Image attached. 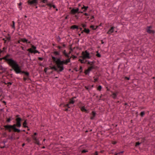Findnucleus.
<instances>
[{
  "instance_id": "1",
  "label": "nucleus",
  "mask_w": 155,
  "mask_h": 155,
  "mask_svg": "<svg viewBox=\"0 0 155 155\" xmlns=\"http://www.w3.org/2000/svg\"><path fill=\"white\" fill-rule=\"evenodd\" d=\"M52 60L53 63L57 64V66L55 65H53L52 66H50V68L55 71H56L58 73H59L60 72L62 71L64 69V65H67L68 64L71 62L69 58H67L65 60L63 59L61 60V55L58 58H57L53 56L52 55L51 56Z\"/></svg>"
},
{
  "instance_id": "2",
  "label": "nucleus",
  "mask_w": 155,
  "mask_h": 155,
  "mask_svg": "<svg viewBox=\"0 0 155 155\" xmlns=\"http://www.w3.org/2000/svg\"><path fill=\"white\" fill-rule=\"evenodd\" d=\"M10 63V64H8L9 66L11 67V68L10 70V71L14 70L16 74H19L22 70L21 67L16 61H15V63Z\"/></svg>"
},
{
  "instance_id": "3",
  "label": "nucleus",
  "mask_w": 155,
  "mask_h": 155,
  "mask_svg": "<svg viewBox=\"0 0 155 155\" xmlns=\"http://www.w3.org/2000/svg\"><path fill=\"white\" fill-rule=\"evenodd\" d=\"M3 127H5L6 130L8 131L9 132H11L17 128L16 127H18V125L16 123L12 125L7 124L4 125Z\"/></svg>"
},
{
  "instance_id": "4",
  "label": "nucleus",
  "mask_w": 155,
  "mask_h": 155,
  "mask_svg": "<svg viewBox=\"0 0 155 155\" xmlns=\"http://www.w3.org/2000/svg\"><path fill=\"white\" fill-rule=\"evenodd\" d=\"M21 74H23L25 77H24L23 78V80L24 81H25L26 80H29L31 81V80L30 78V74L27 71H22V70L19 73Z\"/></svg>"
},
{
  "instance_id": "5",
  "label": "nucleus",
  "mask_w": 155,
  "mask_h": 155,
  "mask_svg": "<svg viewBox=\"0 0 155 155\" xmlns=\"http://www.w3.org/2000/svg\"><path fill=\"white\" fill-rule=\"evenodd\" d=\"M36 46L33 45H31V48L28 49L27 51L31 54L34 53L35 54L36 53L39 54L40 52L36 50Z\"/></svg>"
},
{
  "instance_id": "6",
  "label": "nucleus",
  "mask_w": 155,
  "mask_h": 155,
  "mask_svg": "<svg viewBox=\"0 0 155 155\" xmlns=\"http://www.w3.org/2000/svg\"><path fill=\"white\" fill-rule=\"evenodd\" d=\"M11 55L9 54H7L4 56L5 58V62H6L7 64H10V63L13 62L12 63H15L16 61L13 59L12 58H9L8 57H10Z\"/></svg>"
},
{
  "instance_id": "7",
  "label": "nucleus",
  "mask_w": 155,
  "mask_h": 155,
  "mask_svg": "<svg viewBox=\"0 0 155 155\" xmlns=\"http://www.w3.org/2000/svg\"><path fill=\"white\" fill-rule=\"evenodd\" d=\"M38 0H28L27 1L28 5L32 7L35 6V8H37L38 7L36 6L38 4Z\"/></svg>"
},
{
  "instance_id": "8",
  "label": "nucleus",
  "mask_w": 155,
  "mask_h": 155,
  "mask_svg": "<svg viewBox=\"0 0 155 155\" xmlns=\"http://www.w3.org/2000/svg\"><path fill=\"white\" fill-rule=\"evenodd\" d=\"M81 54L85 58L90 59L91 57V56H90V54L87 50H86L84 51H82Z\"/></svg>"
},
{
  "instance_id": "9",
  "label": "nucleus",
  "mask_w": 155,
  "mask_h": 155,
  "mask_svg": "<svg viewBox=\"0 0 155 155\" xmlns=\"http://www.w3.org/2000/svg\"><path fill=\"white\" fill-rule=\"evenodd\" d=\"M152 28V26H147L146 28L147 32L149 34H154L155 33V31L153 30H151L150 29Z\"/></svg>"
},
{
  "instance_id": "10",
  "label": "nucleus",
  "mask_w": 155,
  "mask_h": 155,
  "mask_svg": "<svg viewBox=\"0 0 155 155\" xmlns=\"http://www.w3.org/2000/svg\"><path fill=\"white\" fill-rule=\"evenodd\" d=\"M16 124H17L18 127H20L21 126V122L22 120L21 118H18L15 120Z\"/></svg>"
},
{
  "instance_id": "11",
  "label": "nucleus",
  "mask_w": 155,
  "mask_h": 155,
  "mask_svg": "<svg viewBox=\"0 0 155 155\" xmlns=\"http://www.w3.org/2000/svg\"><path fill=\"white\" fill-rule=\"evenodd\" d=\"M79 11L78 8H73L71 9L70 12V14L72 15H75L76 13L78 14V11Z\"/></svg>"
},
{
  "instance_id": "12",
  "label": "nucleus",
  "mask_w": 155,
  "mask_h": 155,
  "mask_svg": "<svg viewBox=\"0 0 155 155\" xmlns=\"http://www.w3.org/2000/svg\"><path fill=\"white\" fill-rule=\"evenodd\" d=\"M46 5L49 7L48 9L49 10L51 9L52 7H53V8H56V6L53 4L52 2H48L47 4H46Z\"/></svg>"
},
{
  "instance_id": "13",
  "label": "nucleus",
  "mask_w": 155,
  "mask_h": 155,
  "mask_svg": "<svg viewBox=\"0 0 155 155\" xmlns=\"http://www.w3.org/2000/svg\"><path fill=\"white\" fill-rule=\"evenodd\" d=\"M79 108L81 110L82 112H85L86 113H88L89 111L88 110H87L84 106H82L81 105L79 106Z\"/></svg>"
},
{
  "instance_id": "14",
  "label": "nucleus",
  "mask_w": 155,
  "mask_h": 155,
  "mask_svg": "<svg viewBox=\"0 0 155 155\" xmlns=\"http://www.w3.org/2000/svg\"><path fill=\"white\" fill-rule=\"evenodd\" d=\"M61 50H59L58 51H55L53 52H52L51 53V54H53L55 56H60V53Z\"/></svg>"
},
{
  "instance_id": "15",
  "label": "nucleus",
  "mask_w": 155,
  "mask_h": 155,
  "mask_svg": "<svg viewBox=\"0 0 155 155\" xmlns=\"http://www.w3.org/2000/svg\"><path fill=\"white\" fill-rule=\"evenodd\" d=\"M76 98V97H72L70 99H69L68 103L70 104H74L75 101H77V100H74V99Z\"/></svg>"
},
{
  "instance_id": "16",
  "label": "nucleus",
  "mask_w": 155,
  "mask_h": 155,
  "mask_svg": "<svg viewBox=\"0 0 155 155\" xmlns=\"http://www.w3.org/2000/svg\"><path fill=\"white\" fill-rule=\"evenodd\" d=\"M62 52L63 55L66 58H69L70 59V61H71V57H70V56H68V53H67L66 52V50H64L62 51Z\"/></svg>"
},
{
  "instance_id": "17",
  "label": "nucleus",
  "mask_w": 155,
  "mask_h": 155,
  "mask_svg": "<svg viewBox=\"0 0 155 155\" xmlns=\"http://www.w3.org/2000/svg\"><path fill=\"white\" fill-rule=\"evenodd\" d=\"M91 114L92 115V116L90 117V119L91 120L94 119V118L96 115V112L94 111H92Z\"/></svg>"
},
{
  "instance_id": "18",
  "label": "nucleus",
  "mask_w": 155,
  "mask_h": 155,
  "mask_svg": "<svg viewBox=\"0 0 155 155\" xmlns=\"http://www.w3.org/2000/svg\"><path fill=\"white\" fill-rule=\"evenodd\" d=\"M111 92L112 93V97L114 99H116L117 97V95L119 93V92L117 91H116L114 93L112 91H111Z\"/></svg>"
},
{
  "instance_id": "19",
  "label": "nucleus",
  "mask_w": 155,
  "mask_h": 155,
  "mask_svg": "<svg viewBox=\"0 0 155 155\" xmlns=\"http://www.w3.org/2000/svg\"><path fill=\"white\" fill-rule=\"evenodd\" d=\"M88 68L91 71L93 69H96L99 68L97 66H96L95 65H91V66L89 67Z\"/></svg>"
},
{
  "instance_id": "20",
  "label": "nucleus",
  "mask_w": 155,
  "mask_h": 155,
  "mask_svg": "<svg viewBox=\"0 0 155 155\" xmlns=\"http://www.w3.org/2000/svg\"><path fill=\"white\" fill-rule=\"evenodd\" d=\"M70 28L72 30L77 29V31H78V29H79V26L77 25H73L70 27Z\"/></svg>"
},
{
  "instance_id": "21",
  "label": "nucleus",
  "mask_w": 155,
  "mask_h": 155,
  "mask_svg": "<svg viewBox=\"0 0 155 155\" xmlns=\"http://www.w3.org/2000/svg\"><path fill=\"white\" fill-rule=\"evenodd\" d=\"M27 119H25L24 120V122H23L22 124V127H23L26 128H28V126H27L28 124V123L27 122Z\"/></svg>"
},
{
  "instance_id": "22",
  "label": "nucleus",
  "mask_w": 155,
  "mask_h": 155,
  "mask_svg": "<svg viewBox=\"0 0 155 155\" xmlns=\"http://www.w3.org/2000/svg\"><path fill=\"white\" fill-rule=\"evenodd\" d=\"M114 28L115 27L114 26L111 27L107 32V34H110L112 33H113L114 31Z\"/></svg>"
},
{
  "instance_id": "23",
  "label": "nucleus",
  "mask_w": 155,
  "mask_h": 155,
  "mask_svg": "<svg viewBox=\"0 0 155 155\" xmlns=\"http://www.w3.org/2000/svg\"><path fill=\"white\" fill-rule=\"evenodd\" d=\"M94 87V85H89L88 86H85L84 87L88 91H90V90L92 87Z\"/></svg>"
},
{
  "instance_id": "24",
  "label": "nucleus",
  "mask_w": 155,
  "mask_h": 155,
  "mask_svg": "<svg viewBox=\"0 0 155 155\" xmlns=\"http://www.w3.org/2000/svg\"><path fill=\"white\" fill-rule=\"evenodd\" d=\"M6 120L5 121V122L6 123H9L10 122V121L12 120L13 119L12 118V116H9V117H6Z\"/></svg>"
},
{
  "instance_id": "25",
  "label": "nucleus",
  "mask_w": 155,
  "mask_h": 155,
  "mask_svg": "<svg viewBox=\"0 0 155 155\" xmlns=\"http://www.w3.org/2000/svg\"><path fill=\"white\" fill-rule=\"evenodd\" d=\"M86 58H84L83 59H79L78 61L80 62L81 64H85L86 62L87 61V60H85V61H84V60Z\"/></svg>"
},
{
  "instance_id": "26",
  "label": "nucleus",
  "mask_w": 155,
  "mask_h": 155,
  "mask_svg": "<svg viewBox=\"0 0 155 155\" xmlns=\"http://www.w3.org/2000/svg\"><path fill=\"white\" fill-rule=\"evenodd\" d=\"M84 33H85L87 34H89L90 33V30L88 28H86L84 29Z\"/></svg>"
},
{
  "instance_id": "27",
  "label": "nucleus",
  "mask_w": 155,
  "mask_h": 155,
  "mask_svg": "<svg viewBox=\"0 0 155 155\" xmlns=\"http://www.w3.org/2000/svg\"><path fill=\"white\" fill-rule=\"evenodd\" d=\"M90 71H91L89 69V68H88L87 69H86L84 70V73L86 75H88V74L90 73Z\"/></svg>"
},
{
  "instance_id": "28",
  "label": "nucleus",
  "mask_w": 155,
  "mask_h": 155,
  "mask_svg": "<svg viewBox=\"0 0 155 155\" xmlns=\"http://www.w3.org/2000/svg\"><path fill=\"white\" fill-rule=\"evenodd\" d=\"M88 8V6H85L84 5H83V6L81 7V9H83V12H86Z\"/></svg>"
},
{
  "instance_id": "29",
  "label": "nucleus",
  "mask_w": 155,
  "mask_h": 155,
  "mask_svg": "<svg viewBox=\"0 0 155 155\" xmlns=\"http://www.w3.org/2000/svg\"><path fill=\"white\" fill-rule=\"evenodd\" d=\"M70 105V104H69V103H68L67 104H65V105H64V106H63V107H67V108H71V107H72V106H69Z\"/></svg>"
},
{
  "instance_id": "30",
  "label": "nucleus",
  "mask_w": 155,
  "mask_h": 155,
  "mask_svg": "<svg viewBox=\"0 0 155 155\" xmlns=\"http://www.w3.org/2000/svg\"><path fill=\"white\" fill-rule=\"evenodd\" d=\"M21 131V130L19 129L18 128H16L15 130H13V131H12L13 132H17L18 133H19Z\"/></svg>"
},
{
  "instance_id": "31",
  "label": "nucleus",
  "mask_w": 155,
  "mask_h": 155,
  "mask_svg": "<svg viewBox=\"0 0 155 155\" xmlns=\"http://www.w3.org/2000/svg\"><path fill=\"white\" fill-rule=\"evenodd\" d=\"M21 41H22L24 43H28V40L26 39L25 38H22L21 39Z\"/></svg>"
},
{
  "instance_id": "32",
  "label": "nucleus",
  "mask_w": 155,
  "mask_h": 155,
  "mask_svg": "<svg viewBox=\"0 0 155 155\" xmlns=\"http://www.w3.org/2000/svg\"><path fill=\"white\" fill-rule=\"evenodd\" d=\"M34 143L39 146L41 145V144H40L39 143V141L38 139H37V140H35V141H34Z\"/></svg>"
},
{
  "instance_id": "33",
  "label": "nucleus",
  "mask_w": 155,
  "mask_h": 155,
  "mask_svg": "<svg viewBox=\"0 0 155 155\" xmlns=\"http://www.w3.org/2000/svg\"><path fill=\"white\" fill-rule=\"evenodd\" d=\"M8 35L9 36V37H6L5 38L8 41H11V37L10 36V35L9 34H8Z\"/></svg>"
},
{
  "instance_id": "34",
  "label": "nucleus",
  "mask_w": 155,
  "mask_h": 155,
  "mask_svg": "<svg viewBox=\"0 0 155 155\" xmlns=\"http://www.w3.org/2000/svg\"><path fill=\"white\" fill-rule=\"evenodd\" d=\"M145 114V112L144 111H141L140 114V116L141 117H143Z\"/></svg>"
},
{
  "instance_id": "35",
  "label": "nucleus",
  "mask_w": 155,
  "mask_h": 155,
  "mask_svg": "<svg viewBox=\"0 0 155 155\" xmlns=\"http://www.w3.org/2000/svg\"><path fill=\"white\" fill-rule=\"evenodd\" d=\"M6 68H4L2 65L0 66V70H2V71H6Z\"/></svg>"
},
{
  "instance_id": "36",
  "label": "nucleus",
  "mask_w": 155,
  "mask_h": 155,
  "mask_svg": "<svg viewBox=\"0 0 155 155\" xmlns=\"http://www.w3.org/2000/svg\"><path fill=\"white\" fill-rule=\"evenodd\" d=\"M102 88V86L101 85H99L97 87V90H98L99 91H101V90Z\"/></svg>"
},
{
  "instance_id": "37",
  "label": "nucleus",
  "mask_w": 155,
  "mask_h": 155,
  "mask_svg": "<svg viewBox=\"0 0 155 155\" xmlns=\"http://www.w3.org/2000/svg\"><path fill=\"white\" fill-rule=\"evenodd\" d=\"M81 26L84 29L86 28L87 27V25L85 24H81Z\"/></svg>"
},
{
  "instance_id": "38",
  "label": "nucleus",
  "mask_w": 155,
  "mask_h": 155,
  "mask_svg": "<svg viewBox=\"0 0 155 155\" xmlns=\"http://www.w3.org/2000/svg\"><path fill=\"white\" fill-rule=\"evenodd\" d=\"M12 28H14V29H15V22L14 21H12Z\"/></svg>"
},
{
  "instance_id": "39",
  "label": "nucleus",
  "mask_w": 155,
  "mask_h": 155,
  "mask_svg": "<svg viewBox=\"0 0 155 155\" xmlns=\"http://www.w3.org/2000/svg\"><path fill=\"white\" fill-rule=\"evenodd\" d=\"M90 28H92L93 30H96V28H94V25H91L90 26Z\"/></svg>"
},
{
  "instance_id": "40",
  "label": "nucleus",
  "mask_w": 155,
  "mask_h": 155,
  "mask_svg": "<svg viewBox=\"0 0 155 155\" xmlns=\"http://www.w3.org/2000/svg\"><path fill=\"white\" fill-rule=\"evenodd\" d=\"M140 144H141V143L139 141H138L137 142H136L135 143V147H137Z\"/></svg>"
},
{
  "instance_id": "41",
  "label": "nucleus",
  "mask_w": 155,
  "mask_h": 155,
  "mask_svg": "<svg viewBox=\"0 0 155 155\" xmlns=\"http://www.w3.org/2000/svg\"><path fill=\"white\" fill-rule=\"evenodd\" d=\"M79 70H80L79 74H81V73L82 72L83 68L81 66H80Z\"/></svg>"
},
{
  "instance_id": "42",
  "label": "nucleus",
  "mask_w": 155,
  "mask_h": 155,
  "mask_svg": "<svg viewBox=\"0 0 155 155\" xmlns=\"http://www.w3.org/2000/svg\"><path fill=\"white\" fill-rule=\"evenodd\" d=\"M41 2H42V3H46V4H47L48 3V0H41Z\"/></svg>"
},
{
  "instance_id": "43",
  "label": "nucleus",
  "mask_w": 155,
  "mask_h": 155,
  "mask_svg": "<svg viewBox=\"0 0 155 155\" xmlns=\"http://www.w3.org/2000/svg\"><path fill=\"white\" fill-rule=\"evenodd\" d=\"M31 137L32 138L33 140L35 141V140H37L38 139L37 138V137H34V135H31Z\"/></svg>"
},
{
  "instance_id": "44",
  "label": "nucleus",
  "mask_w": 155,
  "mask_h": 155,
  "mask_svg": "<svg viewBox=\"0 0 155 155\" xmlns=\"http://www.w3.org/2000/svg\"><path fill=\"white\" fill-rule=\"evenodd\" d=\"M3 98H4V97L1 98L0 100V101L2 102L3 104H4L5 105H6V102L5 101H3Z\"/></svg>"
},
{
  "instance_id": "45",
  "label": "nucleus",
  "mask_w": 155,
  "mask_h": 155,
  "mask_svg": "<svg viewBox=\"0 0 155 155\" xmlns=\"http://www.w3.org/2000/svg\"><path fill=\"white\" fill-rule=\"evenodd\" d=\"M88 151L87 150H86L84 149L81 151V152L82 153H85L87 152Z\"/></svg>"
},
{
  "instance_id": "46",
  "label": "nucleus",
  "mask_w": 155,
  "mask_h": 155,
  "mask_svg": "<svg viewBox=\"0 0 155 155\" xmlns=\"http://www.w3.org/2000/svg\"><path fill=\"white\" fill-rule=\"evenodd\" d=\"M26 140L28 142V143H29L31 141V140L30 138L29 137H27Z\"/></svg>"
},
{
  "instance_id": "47",
  "label": "nucleus",
  "mask_w": 155,
  "mask_h": 155,
  "mask_svg": "<svg viewBox=\"0 0 155 155\" xmlns=\"http://www.w3.org/2000/svg\"><path fill=\"white\" fill-rule=\"evenodd\" d=\"M72 56H71V58H72L74 60L76 59L77 58V56H75L73 54H71Z\"/></svg>"
},
{
  "instance_id": "48",
  "label": "nucleus",
  "mask_w": 155,
  "mask_h": 155,
  "mask_svg": "<svg viewBox=\"0 0 155 155\" xmlns=\"http://www.w3.org/2000/svg\"><path fill=\"white\" fill-rule=\"evenodd\" d=\"M48 69V67H47V68H45L44 70V72L47 74L48 73V72H47V70Z\"/></svg>"
},
{
  "instance_id": "49",
  "label": "nucleus",
  "mask_w": 155,
  "mask_h": 155,
  "mask_svg": "<svg viewBox=\"0 0 155 155\" xmlns=\"http://www.w3.org/2000/svg\"><path fill=\"white\" fill-rule=\"evenodd\" d=\"M98 79H99L98 77H97V78H94V83H95L96 82L98 81Z\"/></svg>"
},
{
  "instance_id": "50",
  "label": "nucleus",
  "mask_w": 155,
  "mask_h": 155,
  "mask_svg": "<svg viewBox=\"0 0 155 155\" xmlns=\"http://www.w3.org/2000/svg\"><path fill=\"white\" fill-rule=\"evenodd\" d=\"M96 56L98 58H101V55L99 53H97L96 54Z\"/></svg>"
},
{
  "instance_id": "51",
  "label": "nucleus",
  "mask_w": 155,
  "mask_h": 155,
  "mask_svg": "<svg viewBox=\"0 0 155 155\" xmlns=\"http://www.w3.org/2000/svg\"><path fill=\"white\" fill-rule=\"evenodd\" d=\"M145 140V138L143 137V138H142L141 141L140 143H143L144 142Z\"/></svg>"
},
{
  "instance_id": "52",
  "label": "nucleus",
  "mask_w": 155,
  "mask_h": 155,
  "mask_svg": "<svg viewBox=\"0 0 155 155\" xmlns=\"http://www.w3.org/2000/svg\"><path fill=\"white\" fill-rule=\"evenodd\" d=\"M12 83H13V82H8L7 83V86L8 87H9V86L11 85L12 84Z\"/></svg>"
},
{
  "instance_id": "53",
  "label": "nucleus",
  "mask_w": 155,
  "mask_h": 155,
  "mask_svg": "<svg viewBox=\"0 0 155 155\" xmlns=\"http://www.w3.org/2000/svg\"><path fill=\"white\" fill-rule=\"evenodd\" d=\"M13 137H12V136H10V135L8 136V139H11V140H12L13 139Z\"/></svg>"
},
{
  "instance_id": "54",
  "label": "nucleus",
  "mask_w": 155,
  "mask_h": 155,
  "mask_svg": "<svg viewBox=\"0 0 155 155\" xmlns=\"http://www.w3.org/2000/svg\"><path fill=\"white\" fill-rule=\"evenodd\" d=\"M72 44H71V45H69V49L70 50H71V51H72V49H73V48H72Z\"/></svg>"
},
{
  "instance_id": "55",
  "label": "nucleus",
  "mask_w": 155,
  "mask_h": 155,
  "mask_svg": "<svg viewBox=\"0 0 155 155\" xmlns=\"http://www.w3.org/2000/svg\"><path fill=\"white\" fill-rule=\"evenodd\" d=\"M80 105L82 106L83 105V103L81 101H79L78 104V105L79 107Z\"/></svg>"
},
{
  "instance_id": "56",
  "label": "nucleus",
  "mask_w": 155,
  "mask_h": 155,
  "mask_svg": "<svg viewBox=\"0 0 155 155\" xmlns=\"http://www.w3.org/2000/svg\"><path fill=\"white\" fill-rule=\"evenodd\" d=\"M38 60H40V61H42L44 58H42V57H38Z\"/></svg>"
},
{
  "instance_id": "57",
  "label": "nucleus",
  "mask_w": 155,
  "mask_h": 155,
  "mask_svg": "<svg viewBox=\"0 0 155 155\" xmlns=\"http://www.w3.org/2000/svg\"><path fill=\"white\" fill-rule=\"evenodd\" d=\"M72 50V51H71V50H70V51L68 53V56H69V55L71 53V52L73 51V49H72V50Z\"/></svg>"
},
{
  "instance_id": "58",
  "label": "nucleus",
  "mask_w": 155,
  "mask_h": 155,
  "mask_svg": "<svg viewBox=\"0 0 155 155\" xmlns=\"http://www.w3.org/2000/svg\"><path fill=\"white\" fill-rule=\"evenodd\" d=\"M124 79L127 80H130V78L129 77H124Z\"/></svg>"
},
{
  "instance_id": "59",
  "label": "nucleus",
  "mask_w": 155,
  "mask_h": 155,
  "mask_svg": "<svg viewBox=\"0 0 155 155\" xmlns=\"http://www.w3.org/2000/svg\"><path fill=\"white\" fill-rule=\"evenodd\" d=\"M39 7H45L46 6V4L45 5H41L40 4H39Z\"/></svg>"
},
{
  "instance_id": "60",
  "label": "nucleus",
  "mask_w": 155,
  "mask_h": 155,
  "mask_svg": "<svg viewBox=\"0 0 155 155\" xmlns=\"http://www.w3.org/2000/svg\"><path fill=\"white\" fill-rule=\"evenodd\" d=\"M117 143V141H113L112 142V144L115 145Z\"/></svg>"
},
{
  "instance_id": "61",
  "label": "nucleus",
  "mask_w": 155,
  "mask_h": 155,
  "mask_svg": "<svg viewBox=\"0 0 155 155\" xmlns=\"http://www.w3.org/2000/svg\"><path fill=\"white\" fill-rule=\"evenodd\" d=\"M95 61H92L91 62V65H94V64L95 63Z\"/></svg>"
},
{
  "instance_id": "62",
  "label": "nucleus",
  "mask_w": 155,
  "mask_h": 155,
  "mask_svg": "<svg viewBox=\"0 0 155 155\" xmlns=\"http://www.w3.org/2000/svg\"><path fill=\"white\" fill-rule=\"evenodd\" d=\"M6 52V51H4V50H2L1 49H0V54L1 53H4V52Z\"/></svg>"
},
{
  "instance_id": "63",
  "label": "nucleus",
  "mask_w": 155,
  "mask_h": 155,
  "mask_svg": "<svg viewBox=\"0 0 155 155\" xmlns=\"http://www.w3.org/2000/svg\"><path fill=\"white\" fill-rule=\"evenodd\" d=\"M3 136H4L5 137H6L7 136V134L6 132H5L3 134Z\"/></svg>"
},
{
  "instance_id": "64",
  "label": "nucleus",
  "mask_w": 155,
  "mask_h": 155,
  "mask_svg": "<svg viewBox=\"0 0 155 155\" xmlns=\"http://www.w3.org/2000/svg\"><path fill=\"white\" fill-rule=\"evenodd\" d=\"M53 71H52L51 72H48V73L47 74L50 75L51 74H52L53 73Z\"/></svg>"
}]
</instances>
